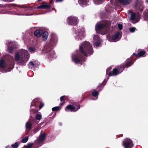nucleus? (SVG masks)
<instances>
[{
	"label": "nucleus",
	"mask_w": 148,
	"mask_h": 148,
	"mask_svg": "<svg viewBox=\"0 0 148 148\" xmlns=\"http://www.w3.org/2000/svg\"><path fill=\"white\" fill-rule=\"evenodd\" d=\"M93 49L91 45L88 42H82L79 47V50L76 51L75 54H73L72 58L73 61L76 64L80 63L85 61V57L92 54Z\"/></svg>",
	"instance_id": "nucleus-1"
},
{
	"label": "nucleus",
	"mask_w": 148,
	"mask_h": 148,
	"mask_svg": "<svg viewBox=\"0 0 148 148\" xmlns=\"http://www.w3.org/2000/svg\"><path fill=\"white\" fill-rule=\"evenodd\" d=\"M29 54L28 52L25 50H22L20 52L17 53L15 55L14 60L16 63L22 65L28 60Z\"/></svg>",
	"instance_id": "nucleus-2"
},
{
	"label": "nucleus",
	"mask_w": 148,
	"mask_h": 148,
	"mask_svg": "<svg viewBox=\"0 0 148 148\" xmlns=\"http://www.w3.org/2000/svg\"><path fill=\"white\" fill-rule=\"evenodd\" d=\"M14 63L13 61H10L6 63L3 59H0V68L5 69L7 68L6 72H9L12 70L14 67Z\"/></svg>",
	"instance_id": "nucleus-3"
},
{
	"label": "nucleus",
	"mask_w": 148,
	"mask_h": 148,
	"mask_svg": "<svg viewBox=\"0 0 148 148\" xmlns=\"http://www.w3.org/2000/svg\"><path fill=\"white\" fill-rule=\"evenodd\" d=\"M52 45H51V43H49L46 44L42 50L45 53H48L47 57L49 59L53 57L55 54L54 51L52 50Z\"/></svg>",
	"instance_id": "nucleus-4"
},
{
	"label": "nucleus",
	"mask_w": 148,
	"mask_h": 148,
	"mask_svg": "<svg viewBox=\"0 0 148 148\" xmlns=\"http://www.w3.org/2000/svg\"><path fill=\"white\" fill-rule=\"evenodd\" d=\"M111 25V22L110 21H106L105 23L97 25L95 26V30L96 32L98 33L105 28L110 27Z\"/></svg>",
	"instance_id": "nucleus-5"
},
{
	"label": "nucleus",
	"mask_w": 148,
	"mask_h": 148,
	"mask_svg": "<svg viewBox=\"0 0 148 148\" xmlns=\"http://www.w3.org/2000/svg\"><path fill=\"white\" fill-rule=\"evenodd\" d=\"M111 3L115 7H120L130 3L132 1H110Z\"/></svg>",
	"instance_id": "nucleus-6"
},
{
	"label": "nucleus",
	"mask_w": 148,
	"mask_h": 148,
	"mask_svg": "<svg viewBox=\"0 0 148 148\" xmlns=\"http://www.w3.org/2000/svg\"><path fill=\"white\" fill-rule=\"evenodd\" d=\"M134 8L136 11H138L137 13L139 14L138 12H142L143 10V3L140 1H136L134 5Z\"/></svg>",
	"instance_id": "nucleus-7"
},
{
	"label": "nucleus",
	"mask_w": 148,
	"mask_h": 148,
	"mask_svg": "<svg viewBox=\"0 0 148 148\" xmlns=\"http://www.w3.org/2000/svg\"><path fill=\"white\" fill-rule=\"evenodd\" d=\"M122 143V146L124 148H132L134 146L133 142L130 138L125 139Z\"/></svg>",
	"instance_id": "nucleus-8"
},
{
	"label": "nucleus",
	"mask_w": 148,
	"mask_h": 148,
	"mask_svg": "<svg viewBox=\"0 0 148 148\" xmlns=\"http://www.w3.org/2000/svg\"><path fill=\"white\" fill-rule=\"evenodd\" d=\"M51 5L45 2H43L41 3L40 5L37 7L36 8L38 9H45L46 10H49L51 8Z\"/></svg>",
	"instance_id": "nucleus-9"
},
{
	"label": "nucleus",
	"mask_w": 148,
	"mask_h": 148,
	"mask_svg": "<svg viewBox=\"0 0 148 148\" xmlns=\"http://www.w3.org/2000/svg\"><path fill=\"white\" fill-rule=\"evenodd\" d=\"M84 30L83 29H79L75 31V33H78L77 37L76 38L78 40L79 39L81 40L84 37Z\"/></svg>",
	"instance_id": "nucleus-10"
},
{
	"label": "nucleus",
	"mask_w": 148,
	"mask_h": 148,
	"mask_svg": "<svg viewBox=\"0 0 148 148\" xmlns=\"http://www.w3.org/2000/svg\"><path fill=\"white\" fill-rule=\"evenodd\" d=\"M67 21L70 25L75 26L77 23V19L76 17L70 16L68 18Z\"/></svg>",
	"instance_id": "nucleus-11"
},
{
	"label": "nucleus",
	"mask_w": 148,
	"mask_h": 148,
	"mask_svg": "<svg viewBox=\"0 0 148 148\" xmlns=\"http://www.w3.org/2000/svg\"><path fill=\"white\" fill-rule=\"evenodd\" d=\"M41 102V101L40 99L38 98L35 99L32 102L31 107L34 106L36 107H38Z\"/></svg>",
	"instance_id": "nucleus-12"
},
{
	"label": "nucleus",
	"mask_w": 148,
	"mask_h": 148,
	"mask_svg": "<svg viewBox=\"0 0 148 148\" xmlns=\"http://www.w3.org/2000/svg\"><path fill=\"white\" fill-rule=\"evenodd\" d=\"M134 63L132 59L131 58H128L125 62L123 64L124 66H125L127 67L128 68L131 66Z\"/></svg>",
	"instance_id": "nucleus-13"
},
{
	"label": "nucleus",
	"mask_w": 148,
	"mask_h": 148,
	"mask_svg": "<svg viewBox=\"0 0 148 148\" xmlns=\"http://www.w3.org/2000/svg\"><path fill=\"white\" fill-rule=\"evenodd\" d=\"M65 110L66 111L68 110H70L71 112H75L78 110V109L76 110L74 107H73V105L71 104L68 105L65 108Z\"/></svg>",
	"instance_id": "nucleus-14"
},
{
	"label": "nucleus",
	"mask_w": 148,
	"mask_h": 148,
	"mask_svg": "<svg viewBox=\"0 0 148 148\" xmlns=\"http://www.w3.org/2000/svg\"><path fill=\"white\" fill-rule=\"evenodd\" d=\"M120 74V72L118 71L117 69L115 68L112 71H110L109 73V75L110 76H116Z\"/></svg>",
	"instance_id": "nucleus-15"
},
{
	"label": "nucleus",
	"mask_w": 148,
	"mask_h": 148,
	"mask_svg": "<svg viewBox=\"0 0 148 148\" xmlns=\"http://www.w3.org/2000/svg\"><path fill=\"white\" fill-rule=\"evenodd\" d=\"M120 34V33L119 32H116L115 33L114 35L111 36L110 38L112 42L116 41V40L119 37Z\"/></svg>",
	"instance_id": "nucleus-16"
},
{
	"label": "nucleus",
	"mask_w": 148,
	"mask_h": 148,
	"mask_svg": "<svg viewBox=\"0 0 148 148\" xmlns=\"http://www.w3.org/2000/svg\"><path fill=\"white\" fill-rule=\"evenodd\" d=\"M106 83L105 81L104 80L102 83L99 84H98V86L97 88V90L99 92H100L103 89L104 86L106 84Z\"/></svg>",
	"instance_id": "nucleus-17"
},
{
	"label": "nucleus",
	"mask_w": 148,
	"mask_h": 148,
	"mask_svg": "<svg viewBox=\"0 0 148 148\" xmlns=\"http://www.w3.org/2000/svg\"><path fill=\"white\" fill-rule=\"evenodd\" d=\"M10 5H12L13 6H17L18 7H23L21 5H17V4H0V8H3L5 6H7L8 7H10Z\"/></svg>",
	"instance_id": "nucleus-18"
},
{
	"label": "nucleus",
	"mask_w": 148,
	"mask_h": 148,
	"mask_svg": "<svg viewBox=\"0 0 148 148\" xmlns=\"http://www.w3.org/2000/svg\"><path fill=\"white\" fill-rule=\"evenodd\" d=\"M58 38L56 36H52L50 42L49 43H51V45H54L57 42Z\"/></svg>",
	"instance_id": "nucleus-19"
},
{
	"label": "nucleus",
	"mask_w": 148,
	"mask_h": 148,
	"mask_svg": "<svg viewBox=\"0 0 148 148\" xmlns=\"http://www.w3.org/2000/svg\"><path fill=\"white\" fill-rule=\"evenodd\" d=\"M43 32V31L40 30H36L34 32V35L37 37L41 36Z\"/></svg>",
	"instance_id": "nucleus-20"
},
{
	"label": "nucleus",
	"mask_w": 148,
	"mask_h": 148,
	"mask_svg": "<svg viewBox=\"0 0 148 148\" xmlns=\"http://www.w3.org/2000/svg\"><path fill=\"white\" fill-rule=\"evenodd\" d=\"M12 57L9 54H5L3 56V58L5 60L9 61L8 62L10 61V60L12 58Z\"/></svg>",
	"instance_id": "nucleus-21"
},
{
	"label": "nucleus",
	"mask_w": 148,
	"mask_h": 148,
	"mask_svg": "<svg viewBox=\"0 0 148 148\" xmlns=\"http://www.w3.org/2000/svg\"><path fill=\"white\" fill-rule=\"evenodd\" d=\"M116 68L118 71L120 72V74L125 69V67L124 64H121L120 65L117 66Z\"/></svg>",
	"instance_id": "nucleus-22"
},
{
	"label": "nucleus",
	"mask_w": 148,
	"mask_h": 148,
	"mask_svg": "<svg viewBox=\"0 0 148 148\" xmlns=\"http://www.w3.org/2000/svg\"><path fill=\"white\" fill-rule=\"evenodd\" d=\"M42 35L43 40L44 41H46L48 36V32L47 31H45L43 32V31Z\"/></svg>",
	"instance_id": "nucleus-23"
},
{
	"label": "nucleus",
	"mask_w": 148,
	"mask_h": 148,
	"mask_svg": "<svg viewBox=\"0 0 148 148\" xmlns=\"http://www.w3.org/2000/svg\"><path fill=\"white\" fill-rule=\"evenodd\" d=\"M143 18L147 21H148V9L145 10L143 12Z\"/></svg>",
	"instance_id": "nucleus-24"
},
{
	"label": "nucleus",
	"mask_w": 148,
	"mask_h": 148,
	"mask_svg": "<svg viewBox=\"0 0 148 148\" xmlns=\"http://www.w3.org/2000/svg\"><path fill=\"white\" fill-rule=\"evenodd\" d=\"M46 135L47 134L45 133L41 134L38 138L44 142L45 139Z\"/></svg>",
	"instance_id": "nucleus-25"
},
{
	"label": "nucleus",
	"mask_w": 148,
	"mask_h": 148,
	"mask_svg": "<svg viewBox=\"0 0 148 148\" xmlns=\"http://www.w3.org/2000/svg\"><path fill=\"white\" fill-rule=\"evenodd\" d=\"M25 127L26 129L30 130L32 128V124L29 121L27 122L26 123Z\"/></svg>",
	"instance_id": "nucleus-26"
},
{
	"label": "nucleus",
	"mask_w": 148,
	"mask_h": 148,
	"mask_svg": "<svg viewBox=\"0 0 148 148\" xmlns=\"http://www.w3.org/2000/svg\"><path fill=\"white\" fill-rule=\"evenodd\" d=\"M43 142V141L38 138V139L35 141V143L38 145V146H40L42 145Z\"/></svg>",
	"instance_id": "nucleus-27"
},
{
	"label": "nucleus",
	"mask_w": 148,
	"mask_h": 148,
	"mask_svg": "<svg viewBox=\"0 0 148 148\" xmlns=\"http://www.w3.org/2000/svg\"><path fill=\"white\" fill-rule=\"evenodd\" d=\"M145 53V51L142 50L139 52L138 54L136 55V58H139L140 57H142Z\"/></svg>",
	"instance_id": "nucleus-28"
},
{
	"label": "nucleus",
	"mask_w": 148,
	"mask_h": 148,
	"mask_svg": "<svg viewBox=\"0 0 148 148\" xmlns=\"http://www.w3.org/2000/svg\"><path fill=\"white\" fill-rule=\"evenodd\" d=\"M88 1H78V3L81 6L86 5Z\"/></svg>",
	"instance_id": "nucleus-29"
},
{
	"label": "nucleus",
	"mask_w": 148,
	"mask_h": 148,
	"mask_svg": "<svg viewBox=\"0 0 148 148\" xmlns=\"http://www.w3.org/2000/svg\"><path fill=\"white\" fill-rule=\"evenodd\" d=\"M29 67H31V66H32L34 68L37 67L38 66V64L36 63H34L32 61H30L29 62Z\"/></svg>",
	"instance_id": "nucleus-30"
},
{
	"label": "nucleus",
	"mask_w": 148,
	"mask_h": 148,
	"mask_svg": "<svg viewBox=\"0 0 148 148\" xmlns=\"http://www.w3.org/2000/svg\"><path fill=\"white\" fill-rule=\"evenodd\" d=\"M94 91L92 93V95L94 97H97L99 95V93L96 90V89H95L93 90Z\"/></svg>",
	"instance_id": "nucleus-31"
},
{
	"label": "nucleus",
	"mask_w": 148,
	"mask_h": 148,
	"mask_svg": "<svg viewBox=\"0 0 148 148\" xmlns=\"http://www.w3.org/2000/svg\"><path fill=\"white\" fill-rule=\"evenodd\" d=\"M136 16V14L135 13L132 12L131 14V17L130 20L132 21H133L135 19Z\"/></svg>",
	"instance_id": "nucleus-32"
},
{
	"label": "nucleus",
	"mask_w": 148,
	"mask_h": 148,
	"mask_svg": "<svg viewBox=\"0 0 148 148\" xmlns=\"http://www.w3.org/2000/svg\"><path fill=\"white\" fill-rule=\"evenodd\" d=\"M73 106L76 110L78 109V110L80 108V105L78 103H73Z\"/></svg>",
	"instance_id": "nucleus-33"
},
{
	"label": "nucleus",
	"mask_w": 148,
	"mask_h": 148,
	"mask_svg": "<svg viewBox=\"0 0 148 148\" xmlns=\"http://www.w3.org/2000/svg\"><path fill=\"white\" fill-rule=\"evenodd\" d=\"M104 1H93L94 3L96 5H99L102 4Z\"/></svg>",
	"instance_id": "nucleus-34"
},
{
	"label": "nucleus",
	"mask_w": 148,
	"mask_h": 148,
	"mask_svg": "<svg viewBox=\"0 0 148 148\" xmlns=\"http://www.w3.org/2000/svg\"><path fill=\"white\" fill-rule=\"evenodd\" d=\"M28 140V136H27L22 139L21 142L23 143H25L27 142V141Z\"/></svg>",
	"instance_id": "nucleus-35"
},
{
	"label": "nucleus",
	"mask_w": 148,
	"mask_h": 148,
	"mask_svg": "<svg viewBox=\"0 0 148 148\" xmlns=\"http://www.w3.org/2000/svg\"><path fill=\"white\" fill-rule=\"evenodd\" d=\"M35 118L37 120H40L42 118V116L41 114H37L35 116Z\"/></svg>",
	"instance_id": "nucleus-36"
},
{
	"label": "nucleus",
	"mask_w": 148,
	"mask_h": 148,
	"mask_svg": "<svg viewBox=\"0 0 148 148\" xmlns=\"http://www.w3.org/2000/svg\"><path fill=\"white\" fill-rule=\"evenodd\" d=\"M8 51L10 53H12L13 52V48L12 46L8 47Z\"/></svg>",
	"instance_id": "nucleus-37"
},
{
	"label": "nucleus",
	"mask_w": 148,
	"mask_h": 148,
	"mask_svg": "<svg viewBox=\"0 0 148 148\" xmlns=\"http://www.w3.org/2000/svg\"><path fill=\"white\" fill-rule=\"evenodd\" d=\"M60 110V108L59 106H56L52 108L53 111H58Z\"/></svg>",
	"instance_id": "nucleus-38"
},
{
	"label": "nucleus",
	"mask_w": 148,
	"mask_h": 148,
	"mask_svg": "<svg viewBox=\"0 0 148 148\" xmlns=\"http://www.w3.org/2000/svg\"><path fill=\"white\" fill-rule=\"evenodd\" d=\"M18 146V142H16L14 144H12L11 145V146L13 148H17Z\"/></svg>",
	"instance_id": "nucleus-39"
},
{
	"label": "nucleus",
	"mask_w": 148,
	"mask_h": 148,
	"mask_svg": "<svg viewBox=\"0 0 148 148\" xmlns=\"http://www.w3.org/2000/svg\"><path fill=\"white\" fill-rule=\"evenodd\" d=\"M33 145V143H29L26 146L25 148H32Z\"/></svg>",
	"instance_id": "nucleus-40"
},
{
	"label": "nucleus",
	"mask_w": 148,
	"mask_h": 148,
	"mask_svg": "<svg viewBox=\"0 0 148 148\" xmlns=\"http://www.w3.org/2000/svg\"><path fill=\"white\" fill-rule=\"evenodd\" d=\"M136 28L135 27H132L129 29L130 31L132 32L133 33L135 31Z\"/></svg>",
	"instance_id": "nucleus-41"
},
{
	"label": "nucleus",
	"mask_w": 148,
	"mask_h": 148,
	"mask_svg": "<svg viewBox=\"0 0 148 148\" xmlns=\"http://www.w3.org/2000/svg\"><path fill=\"white\" fill-rule=\"evenodd\" d=\"M39 130V128L37 127L33 130V132L34 133H36Z\"/></svg>",
	"instance_id": "nucleus-42"
},
{
	"label": "nucleus",
	"mask_w": 148,
	"mask_h": 148,
	"mask_svg": "<svg viewBox=\"0 0 148 148\" xmlns=\"http://www.w3.org/2000/svg\"><path fill=\"white\" fill-rule=\"evenodd\" d=\"M118 27L119 29L120 30L123 29V25L120 24H119L118 25Z\"/></svg>",
	"instance_id": "nucleus-43"
},
{
	"label": "nucleus",
	"mask_w": 148,
	"mask_h": 148,
	"mask_svg": "<svg viewBox=\"0 0 148 148\" xmlns=\"http://www.w3.org/2000/svg\"><path fill=\"white\" fill-rule=\"evenodd\" d=\"M44 106V103H40L38 107H39V109H41Z\"/></svg>",
	"instance_id": "nucleus-44"
},
{
	"label": "nucleus",
	"mask_w": 148,
	"mask_h": 148,
	"mask_svg": "<svg viewBox=\"0 0 148 148\" xmlns=\"http://www.w3.org/2000/svg\"><path fill=\"white\" fill-rule=\"evenodd\" d=\"M34 50L33 48L31 47L29 48V51L31 53H33L34 52Z\"/></svg>",
	"instance_id": "nucleus-45"
},
{
	"label": "nucleus",
	"mask_w": 148,
	"mask_h": 148,
	"mask_svg": "<svg viewBox=\"0 0 148 148\" xmlns=\"http://www.w3.org/2000/svg\"><path fill=\"white\" fill-rule=\"evenodd\" d=\"M100 43L98 42H95L94 43V45L97 47H98L100 45Z\"/></svg>",
	"instance_id": "nucleus-46"
},
{
	"label": "nucleus",
	"mask_w": 148,
	"mask_h": 148,
	"mask_svg": "<svg viewBox=\"0 0 148 148\" xmlns=\"http://www.w3.org/2000/svg\"><path fill=\"white\" fill-rule=\"evenodd\" d=\"M65 97V96H61V97H60V99L61 101H62L64 99V97Z\"/></svg>",
	"instance_id": "nucleus-47"
},
{
	"label": "nucleus",
	"mask_w": 148,
	"mask_h": 148,
	"mask_svg": "<svg viewBox=\"0 0 148 148\" xmlns=\"http://www.w3.org/2000/svg\"><path fill=\"white\" fill-rule=\"evenodd\" d=\"M112 69V68L111 67H109V68H108L107 70H106V72H108V71H110Z\"/></svg>",
	"instance_id": "nucleus-48"
},
{
	"label": "nucleus",
	"mask_w": 148,
	"mask_h": 148,
	"mask_svg": "<svg viewBox=\"0 0 148 148\" xmlns=\"http://www.w3.org/2000/svg\"><path fill=\"white\" fill-rule=\"evenodd\" d=\"M86 98V97L83 96L82 97L81 99V101H83V100H84Z\"/></svg>",
	"instance_id": "nucleus-49"
},
{
	"label": "nucleus",
	"mask_w": 148,
	"mask_h": 148,
	"mask_svg": "<svg viewBox=\"0 0 148 148\" xmlns=\"http://www.w3.org/2000/svg\"><path fill=\"white\" fill-rule=\"evenodd\" d=\"M33 111H34V113H37L38 112V110H35L34 109H33Z\"/></svg>",
	"instance_id": "nucleus-50"
},
{
	"label": "nucleus",
	"mask_w": 148,
	"mask_h": 148,
	"mask_svg": "<svg viewBox=\"0 0 148 148\" xmlns=\"http://www.w3.org/2000/svg\"><path fill=\"white\" fill-rule=\"evenodd\" d=\"M53 1H50L49 4H52V3H53Z\"/></svg>",
	"instance_id": "nucleus-51"
},
{
	"label": "nucleus",
	"mask_w": 148,
	"mask_h": 148,
	"mask_svg": "<svg viewBox=\"0 0 148 148\" xmlns=\"http://www.w3.org/2000/svg\"><path fill=\"white\" fill-rule=\"evenodd\" d=\"M138 55V54H136L135 53H134L133 54V55L135 56L136 57V55Z\"/></svg>",
	"instance_id": "nucleus-52"
},
{
	"label": "nucleus",
	"mask_w": 148,
	"mask_h": 148,
	"mask_svg": "<svg viewBox=\"0 0 148 148\" xmlns=\"http://www.w3.org/2000/svg\"><path fill=\"white\" fill-rule=\"evenodd\" d=\"M62 1H57V0H56V3H57L58 2H59V1H60V2H61Z\"/></svg>",
	"instance_id": "nucleus-53"
},
{
	"label": "nucleus",
	"mask_w": 148,
	"mask_h": 148,
	"mask_svg": "<svg viewBox=\"0 0 148 148\" xmlns=\"http://www.w3.org/2000/svg\"><path fill=\"white\" fill-rule=\"evenodd\" d=\"M52 10H55L56 11V10H55V8H52Z\"/></svg>",
	"instance_id": "nucleus-54"
},
{
	"label": "nucleus",
	"mask_w": 148,
	"mask_h": 148,
	"mask_svg": "<svg viewBox=\"0 0 148 148\" xmlns=\"http://www.w3.org/2000/svg\"><path fill=\"white\" fill-rule=\"evenodd\" d=\"M11 1H9V0H8V1H7V2H10Z\"/></svg>",
	"instance_id": "nucleus-55"
},
{
	"label": "nucleus",
	"mask_w": 148,
	"mask_h": 148,
	"mask_svg": "<svg viewBox=\"0 0 148 148\" xmlns=\"http://www.w3.org/2000/svg\"><path fill=\"white\" fill-rule=\"evenodd\" d=\"M137 21H136V22H135V23H137Z\"/></svg>",
	"instance_id": "nucleus-56"
},
{
	"label": "nucleus",
	"mask_w": 148,
	"mask_h": 148,
	"mask_svg": "<svg viewBox=\"0 0 148 148\" xmlns=\"http://www.w3.org/2000/svg\"><path fill=\"white\" fill-rule=\"evenodd\" d=\"M146 2L147 3H148V1H146Z\"/></svg>",
	"instance_id": "nucleus-57"
},
{
	"label": "nucleus",
	"mask_w": 148,
	"mask_h": 148,
	"mask_svg": "<svg viewBox=\"0 0 148 148\" xmlns=\"http://www.w3.org/2000/svg\"><path fill=\"white\" fill-rule=\"evenodd\" d=\"M39 1V0H38V1Z\"/></svg>",
	"instance_id": "nucleus-58"
}]
</instances>
